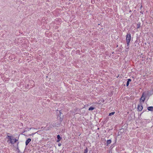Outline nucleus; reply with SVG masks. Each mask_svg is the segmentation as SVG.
Masks as SVG:
<instances>
[{"mask_svg": "<svg viewBox=\"0 0 153 153\" xmlns=\"http://www.w3.org/2000/svg\"><path fill=\"white\" fill-rule=\"evenodd\" d=\"M59 113L57 116V119L58 120H59V122L58 123L59 124H60L61 122L62 121L63 117V115L60 112V111H58Z\"/></svg>", "mask_w": 153, "mask_h": 153, "instance_id": "nucleus-1", "label": "nucleus"}, {"mask_svg": "<svg viewBox=\"0 0 153 153\" xmlns=\"http://www.w3.org/2000/svg\"><path fill=\"white\" fill-rule=\"evenodd\" d=\"M131 35L130 33H128L126 36V39L127 44V46L129 45L130 41L131 40Z\"/></svg>", "mask_w": 153, "mask_h": 153, "instance_id": "nucleus-2", "label": "nucleus"}, {"mask_svg": "<svg viewBox=\"0 0 153 153\" xmlns=\"http://www.w3.org/2000/svg\"><path fill=\"white\" fill-rule=\"evenodd\" d=\"M146 95L145 94V93L143 92V93L142 96L141 98L140 99V101L142 100V101L143 102H144V101L145 100V98H146Z\"/></svg>", "mask_w": 153, "mask_h": 153, "instance_id": "nucleus-3", "label": "nucleus"}, {"mask_svg": "<svg viewBox=\"0 0 153 153\" xmlns=\"http://www.w3.org/2000/svg\"><path fill=\"white\" fill-rule=\"evenodd\" d=\"M7 137L9 139V140L10 141V143H11L12 144H13V141H12V140H13V137L12 136H9V135H7Z\"/></svg>", "mask_w": 153, "mask_h": 153, "instance_id": "nucleus-4", "label": "nucleus"}, {"mask_svg": "<svg viewBox=\"0 0 153 153\" xmlns=\"http://www.w3.org/2000/svg\"><path fill=\"white\" fill-rule=\"evenodd\" d=\"M143 109V107L141 103L140 104H139L137 106V109L138 111H141Z\"/></svg>", "mask_w": 153, "mask_h": 153, "instance_id": "nucleus-5", "label": "nucleus"}, {"mask_svg": "<svg viewBox=\"0 0 153 153\" xmlns=\"http://www.w3.org/2000/svg\"><path fill=\"white\" fill-rule=\"evenodd\" d=\"M31 141V139L30 138H28L25 142V144L26 146L28 145V143Z\"/></svg>", "mask_w": 153, "mask_h": 153, "instance_id": "nucleus-6", "label": "nucleus"}, {"mask_svg": "<svg viewBox=\"0 0 153 153\" xmlns=\"http://www.w3.org/2000/svg\"><path fill=\"white\" fill-rule=\"evenodd\" d=\"M57 140L56 141V142H58L60 141L62 139V138L58 134L57 135Z\"/></svg>", "mask_w": 153, "mask_h": 153, "instance_id": "nucleus-7", "label": "nucleus"}, {"mask_svg": "<svg viewBox=\"0 0 153 153\" xmlns=\"http://www.w3.org/2000/svg\"><path fill=\"white\" fill-rule=\"evenodd\" d=\"M131 79H127V83H126V86L127 87H128V86L129 84V82H131Z\"/></svg>", "mask_w": 153, "mask_h": 153, "instance_id": "nucleus-8", "label": "nucleus"}, {"mask_svg": "<svg viewBox=\"0 0 153 153\" xmlns=\"http://www.w3.org/2000/svg\"><path fill=\"white\" fill-rule=\"evenodd\" d=\"M147 109L151 111H153V106H149L147 108Z\"/></svg>", "mask_w": 153, "mask_h": 153, "instance_id": "nucleus-9", "label": "nucleus"}, {"mask_svg": "<svg viewBox=\"0 0 153 153\" xmlns=\"http://www.w3.org/2000/svg\"><path fill=\"white\" fill-rule=\"evenodd\" d=\"M111 140H108L106 142V145L108 146V145L111 143Z\"/></svg>", "mask_w": 153, "mask_h": 153, "instance_id": "nucleus-10", "label": "nucleus"}, {"mask_svg": "<svg viewBox=\"0 0 153 153\" xmlns=\"http://www.w3.org/2000/svg\"><path fill=\"white\" fill-rule=\"evenodd\" d=\"M88 150L87 147H86V148L85 149H84V153H87L88 152Z\"/></svg>", "mask_w": 153, "mask_h": 153, "instance_id": "nucleus-11", "label": "nucleus"}, {"mask_svg": "<svg viewBox=\"0 0 153 153\" xmlns=\"http://www.w3.org/2000/svg\"><path fill=\"white\" fill-rule=\"evenodd\" d=\"M95 108L93 107H90L89 109L88 110L89 111H92Z\"/></svg>", "mask_w": 153, "mask_h": 153, "instance_id": "nucleus-12", "label": "nucleus"}, {"mask_svg": "<svg viewBox=\"0 0 153 153\" xmlns=\"http://www.w3.org/2000/svg\"><path fill=\"white\" fill-rule=\"evenodd\" d=\"M13 140H14V142L13 141V144L14 143H16L18 140L16 138L15 139V138L14 137H13Z\"/></svg>", "mask_w": 153, "mask_h": 153, "instance_id": "nucleus-13", "label": "nucleus"}, {"mask_svg": "<svg viewBox=\"0 0 153 153\" xmlns=\"http://www.w3.org/2000/svg\"><path fill=\"white\" fill-rule=\"evenodd\" d=\"M140 27V23L138 22L137 24V28H139Z\"/></svg>", "mask_w": 153, "mask_h": 153, "instance_id": "nucleus-14", "label": "nucleus"}, {"mask_svg": "<svg viewBox=\"0 0 153 153\" xmlns=\"http://www.w3.org/2000/svg\"><path fill=\"white\" fill-rule=\"evenodd\" d=\"M114 113H115L114 112H112L109 114L108 116H111L112 115H114Z\"/></svg>", "mask_w": 153, "mask_h": 153, "instance_id": "nucleus-15", "label": "nucleus"}, {"mask_svg": "<svg viewBox=\"0 0 153 153\" xmlns=\"http://www.w3.org/2000/svg\"><path fill=\"white\" fill-rule=\"evenodd\" d=\"M16 150L17 151V152H18V153L19 152H20V151H19V148H18V147H17V148H16Z\"/></svg>", "mask_w": 153, "mask_h": 153, "instance_id": "nucleus-16", "label": "nucleus"}, {"mask_svg": "<svg viewBox=\"0 0 153 153\" xmlns=\"http://www.w3.org/2000/svg\"><path fill=\"white\" fill-rule=\"evenodd\" d=\"M36 134V133H33L31 134H30V135H30V136L33 135L34 134Z\"/></svg>", "mask_w": 153, "mask_h": 153, "instance_id": "nucleus-17", "label": "nucleus"}, {"mask_svg": "<svg viewBox=\"0 0 153 153\" xmlns=\"http://www.w3.org/2000/svg\"><path fill=\"white\" fill-rule=\"evenodd\" d=\"M61 144L60 143H59L58 144V145L59 146H61Z\"/></svg>", "mask_w": 153, "mask_h": 153, "instance_id": "nucleus-18", "label": "nucleus"}, {"mask_svg": "<svg viewBox=\"0 0 153 153\" xmlns=\"http://www.w3.org/2000/svg\"><path fill=\"white\" fill-rule=\"evenodd\" d=\"M140 13H141V14H143V11H141L140 12Z\"/></svg>", "mask_w": 153, "mask_h": 153, "instance_id": "nucleus-19", "label": "nucleus"}, {"mask_svg": "<svg viewBox=\"0 0 153 153\" xmlns=\"http://www.w3.org/2000/svg\"><path fill=\"white\" fill-rule=\"evenodd\" d=\"M142 5H141V7H140V9H141V8L142 7Z\"/></svg>", "mask_w": 153, "mask_h": 153, "instance_id": "nucleus-20", "label": "nucleus"}, {"mask_svg": "<svg viewBox=\"0 0 153 153\" xmlns=\"http://www.w3.org/2000/svg\"><path fill=\"white\" fill-rule=\"evenodd\" d=\"M19 142H18V143H17V146L18 145V144H19Z\"/></svg>", "mask_w": 153, "mask_h": 153, "instance_id": "nucleus-21", "label": "nucleus"}]
</instances>
